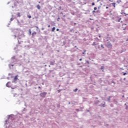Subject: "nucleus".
<instances>
[{"label": "nucleus", "mask_w": 128, "mask_h": 128, "mask_svg": "<svg viewBox=\"0 0 128 128\" xmlns=\"http://www.w3.org/2000/svg\"><path fill=\"white\" fill-rule=\"evenodd\" d=\"M126 42H128V38L126 40Z\"/></svg>", "instance_id": "a878e982"}, {"label": "nucleus", "mask_w": 128, "mask_h": 128, "mask_svg": "<svg viewBox=\"0 0 128 128\" xmlns=\"http://www.w3.org/2000/svg\"><path fill=\"white\" fill-rule=\"evenodd\" d=\"M17 16H18V18H20V13L18 12V13L17 14Z\"/></svg>", "instance_id": "1a4fd4ad"}, {"label": "nucleus", "mask_w": 128, "mask_h": 128, "mask_svg": "<svg viewBox=\"0 0 128 128\" xmlns=\"http://www.w3.org/2000/svg\"><path fill=\"white\" fill-rule=\"evenodd\" d=\"M112 5L113 6L114 8H116V3L114 2L112 3Z\"/></svg>", "instance_id": "6e6552de"}, {"label": "nucleus", "mask_w": 128, "mask_h": 128, "mask_svg": "<svg viewBox=\"0 0 128 128\" xmlns=\"http://www.w3.org/2000/svg\"><path fill=\"white\" fill-rule=\"evenodd\" d=\"M30 34H32V32L30 31Z\"/></svg>", "instance_id": "4be33fe9"}, {"label": "nucleus", "mask_w": 128, "mask_h": 128, "mask_svg": "<svg viewBox=\"0 0 128 128\" xmlns=\"http://www.w3.org/2000/svg\"><path fill=\"white\" fill-rule=\"evenodd\" d=\"M28 18H32V16L28 15Z\"/></svg>", "instance_id": "4468645a"}, {"label": "nucleus", "mask_w": 128, "mask_h": 128, "mask_svg": "<svg viewBox=\"0 0 128 128\" xmlns=\"http://www.w3.org/2000/svg\"><path fill=\"white\" fill-rule=\"evenodd\" d=\"M96 44H96V42H94L92 44V46H96Z\"/></svg>", "instance_id": "f8f14e48"}, {"label": "nucleus", "mask_w": 128, "mask_h": 128, "mask_svg": "<svg viewBox=\"0 0 128 128\" xmlns=\"http://www.w3.org/2000/svg\"><path fill=\"white\" fill-rule=\"evenodd\" d=\"M100 36H101L100 35V36H98L99 38H100Z\"/></svg>", "instance_id": "c85d7f7f"}, {"label": "nucleus", "mask_w": 128, "mask_h": 128, "mask_svg": "<svg viewBox=\"0 0 128 128\" xmlns=\"http://www.w3.org/2000/svg\"><path fill=\"white\" fill-rule=\"evenodd\" d=\"M120 20H122V18H120L118 20V22H122V21H120Z\"/></svg>", "instance_id": "9b49d317"}, {"label": "nucleus", "mask_w": 128, "mask_h": 128, "mask_svg": "<svg viewBox=\"0 0 128 128\" xmlns=\"http://www.w3.org/2000/svg\"><path fill=\"white\" fill-rule=\"evenodd\" d=\"M86 50H84V52H82V54H86Z\"/></svg>", "instance_id": "dca6fc26"}, {"label": "nucleus", "mask_w": 128, "mask_h": 128, "mask_svg": "<svg viewBox=\"0 0 128 128\" xmlns=\"http://www.w3.org/2000/svg\"><path fill=\"white\" fill-rule=\"evenodd\" d=\"M12 89L14 90V88H12Z\"/></svg>", "instance_id": "e433bc0d"}, {"label": "nucleus", "mask_w": 128, "mask_h": 128, "mask_svg": "<svg viewBox=\"0 0 128 128\" xmlns=\"http://www.w3.org/2000/svg\"><path fill=\"white\" fill-rule=\"evenodd\" d=\"M74 24H75V25L76 24V23H74Z\"/></svg>", "instance_id": "72a5a7b5"}, {"label": "nucleus", "mask_w": 128, "mask_h": 128, "mask_svg": "<svg viewBox=\"0 0 128 128\" xmlns=\"http://www.w3.org/2000/svg\"><path fill=\"white\" fill-rule=\"evenodd\" d=\"M58 20H60V18H58Z\"/></svg>", "instance_id": "c9c22d12"}, {"label": "nucleus", "mask_w": 128, "mask_h": 128, "mask_svg": "<svg viewBox=\"0 0 128 128\" xmlns=\"http://www.w3.org/2000/svg\"><path fill=\"white\" fill-rule=\"evenodd\" d=\"M112 84H115L114 82L112 81Z\"/></svg>", "instance_id": "b1692460"}, {"label": "nucleus", "mask_w": 128, "mask_h": 128, "mask_svg": "<svg viewBox=\"0 0 128 128\" xmlns=\"http://www.w3.org/2000/svg\"><path fill=\"white\" fill-rule=\"evenodd\" d=\"M46 92H44L40 94V96H42V98H46Z\"/></svg>", "instance_id": "f257e3e1"}, {"label": "nucleus", "mask_w": 128, "mask_h": 128, "mask_svg": "<svg viewBox=\"0 0 128 128\" xmlns=\"http://www.w3.org/2000/svg\"><path fill=\"white\" fill-rule=\"evenodd\" d=\"M35 28H37L36 30H38L39 32H40V28H38V27L36 26Z\"/></svg>", "instance_id": "0eeeda50"}, {"label": "nucleus", "mask_w": 128, "mask_h": 128, "mask_svg": "<svg viewBox=\"0 0 128 128\" xmlns=\"http://www.w3.org/2000/svg\"><path fill=\"white\" fill-rule=\"evenodd\" d=\"M101 48H104V45L101 44Z\"/></svg>", "instance_id": "6ab92c4d"}, {"label": "nucleus", "mask_w": 128, "mask_h": 128, "mask_svg": "<svg viewBox=\"0 0 128 128\" xmlns=\"http://www.w3.org/2000/svg\"><path fill=\"white\" fill-rule=\"evenodd\" d=\"M92 6H94V2L92 3Z\"/></svg>", "instance_id": "aec40b11"}, {"label": "nucleus", "mask_w": 128, "mask_h": 128, "mask_svg": "<svg viewBox=\"0 0 128 128\" xmlns=\"http://www.w3.org/2000/svg\"><path fill=\"white\" fill-rule=\"evenodd\" d=\"M11 20H12V19H11Z\"/></svg>", "instance_id": "58836bf2"}, {"label": "nucleus", "mask_w": 128, "mask_h": 128, "mask_svg": "<svg viewBox=\"0 0 128 128\" xmlns=\"http://www.w3.org/2000/svg\"><path fill=\"white\" fill-rule=\"evenodd\" d=\"M98 10V8L96 7L94 8V10Z\"/></svg>", "instance_id": "f3484780"}, {"label": "nucleus", "mask_w": 128, "mask_h": 128, "mask_svg": "<svg viewBox=\"0 0 128 128\" xmlns=\"http://www.w3.org/2000/svg\"><path fill=\"white\" fill-rule=\"evenodd\" d=\"M73 92H78V88H76V90H74Z\"/></svg>", "instance_id": "2eb2a0df"}, {"label": "nucleus", "mask_w": 128, "mask_h": 128, "mask_svg": "<svg viewBox=\"0 0 128 128\" xmlns=\"http://www.w3.org/2000/svg\"><path fill=\"white\" fill-rule=\"evenodd\" d=\"M36 32H34L32 33V36H36Z\"/></svg>", "instance_id": "39448f33"}, {"label": "nucleus", "mask_w": 128, "mask_h": 128, "mask_svg": "<svg viewBox=\"0 0 128 128\" xmlns=\"http://www.w3.org/2000/svg\"><path fill=\"white\" fill-rule=\"evenodd\" d=\"M126 74H128V73L124 72V74H123V76H126Z\"/></svg>", "instance_id": "a211bd4d"}, {"label": "nucleus", "mask_w": 128, "mask_h": 128, "mask_svg": "<svg viewBox=\"0 0 128 128\" xmlns=\"http://www.w3.org/2000/svg\"><path fill=\"white\" fill-rule=\"evenodd\" d=\"M104 66H102L100 68V70H104Z\"/></svg>", "instance_id": "ddd939ff"}, {"label": "nucleus", "mask_w": 128, "mask_h": 128, "mask_svg": "<svg viewBox=\"0 0 128 128\" xmlns=\"http://www.w3.org/2000/svg\"><path fill=\"white\" fill-rule=\"evenodd\" d=\"M124 80H126V78H124Z\"/></svg>", "instance_id": "c756f323"}, {"label": "nucleus", "mask_w": 128, "mask_h": 128, "mask_svg": "<svg viewBox=\"0 0 128 128\" xmlns=\"http://www.w3.org/2000/svg\"><path fill=\"white\" fill-rule=\"evenodd\" d=\"M35 28H37L36 30H38L39 32H40V28H38V27L36 26Z\"/></svg>", "instance_id": "423d86ee"}, {"label": "nucleus", "mask_w": 128, "mask_h": 128, "mask_svg": "<svg viewBox=\"0 0 128 128\" xmlns=\"http://www.w3.org/2000/svg\"><path fill=\"white\" fill-rule=\"evenodd\" d=\"M38 4H40V2H38Z\"/></svg>", "instance_id": "7c9ffc66"}, {"label": "nucleus", "mask_w": 128, "mask_h": 128, "mask_svg": "<svg viewBox=\"0 0 128 128\" xmlns=\"http://www.w3.org/2000/svg\"><path fill=\"white\" fill-rule=\"evenodd\" d=\"M18 80V75L16 76L14 78V80L16 82V80Z\"/></svg>", "instance_id": "7ed1b4c3"}, {"label": "nucleus", "mask_w": 128, "mask_h": 128, "mask_svg": "<svg viewBox=\"0 0 128 128\" xmlns=\"http://www.w3.org/2000/svg\"><path fill=\"white\" fill-rule=\"evenodd\" d=\"M38 88H40V86H39V87H38Z\"/></svg>", "instance_id": "473e14b6"}, {"label": "nucleus", "mask_w": 128, "mask_h": 128, "mask_svg": "<svg viewBox=\"0 0 128 128\" xmlns=\"http://www.w3.org/2000/svg\"><path fill=\"white\" fill-rule=\"evenodd\" d=\"M106 8H107V9L108 8V7L106 6Z\"/></svg>", "instance_id": "cd10ccee"}, {"label": "nucleus", "mask_w": 128, "mask_h": 128, "mask_svg": "<svg viewBox=\"0 0 128 128\" xmlns=\"http://www.w3.org/2000/svg\"><path fill=\"white\" fill-rule=\"evenodd\" d=\"M82 60V58H80V60Z\"/></svg>", "instance_id": "bb28decb"}, {"label": "nucleus", "mask_w": 128, "mask_h": 128, "mask_svg": "<svg viewBox=\"0 0 128 128\" xmlns=\"http://www.w3.org/2000/svg\"><path fill=\"white\" fill-rule=\"evenodd\" d=\"M6 86H8V88H10L11 86H12V83L10 82H8L6 84Z\"/></svg>", "instance_id": "f03ea898"}, {"label": "nucleus", "mask_w": 128, "mask_h": 128, "mask_svg": "<svg viewBox=\"0 0 128 128\" xmlns=\"http://www.w3.org/2000/svg\"><path fill=\"white\" fill-rule=\"evenodd\" d=\"M42 30H44V28H42Z\"/></svg>", "instance_id": "393cba45"}, {"label": "nucleus", "mask_w": 128, "mask_h": 128, "mask_svg": "<svg viewBox=\"0 0 128 128\" xmlns=\"http://www.w3.org/2000/svg\"><path fill=\"white\" fill-rule=\"evenodd\" d=\"M54 30H56V28L55 27H53L52 28V32H54Z\"/></svg>", "instance_id": "9d476101"}, {"label": "nucleus", "mask_w": 128, "mask_h": 128, "mask_svg": "<svg viewBox=\"0 0 128 128\" xmlns=\"http://www.w3.org/2000/svg\"><path fill=\"white\" fill-rule=\"evenodd\" d=\"M126 110H128V108H126Z\"/></svg>", "instance_id": "f704fd0d"}, {"label": "nucleus", "mask_w": 128, "mask_h": 128, "mask_svg": "<svg viewBox=\"0 0 128 128\" xmlns=\"http://www.w3.org/2000/svg\"><path fill=\"white\" fill-rule=\"evenodd\" d=\"M11 20H12V19H11Z\"/></svg>", "instance_id": "4c0bfd02"}, {"label": "nucleus", "mask_w": 128, "mask_h": 128, "mask_svg": "<svg viewBox=\"0 0 128 128\" xmlns=\"http://www.w3.org/2000/svg\"><path fill=\"white\" fill-rule=\"evenodd\" d=\"M122 70H124V68H122Z\"/></svg>", "instance_id": "ea45409f"}, {"label": "nucleus", "mask_w": 128, "mask_h": 128, "mask_svg": "<svg viewBox=\"0 0 128 128\" xmlns=\"http://www.w3.org/2000/svg\"><path fill=\"white\" fill-rule=\"evenodd\" d=\"M58 30H60V29L57 28V29H56V31H57V32H58Z\"/></svg>", "instance_id": "412c9836"}, {"label": "nucleus", "mask_w": 128, "mask_h": 128, "mask_svg": "<svg viewBox=\"0 0 128 128\" xmlns=\"http://www.w3.org/2000/svg\"><path fill=\"white\" fill-rule=\"evenodd\" d=\"M98 48H100V46H98Z\"/></svg>", "instance_id": "2f4dec72"}, {"label": "nucleus", "mask_w": 128, "mask_h": 128, "mask_svg": "<svg viewBox=\"0 0 128 128\" xmlns=\"http://www.w3.org/2000/svg\"><path fill=\"white\" fill-rule=\"evenodd\" d=\"M36 8H37L38 10H40V4H38L36 6Z\"/></svg>", "instance_id": "20e7f679"}, {"label": "nucleus", "mask_w": 128, "mask_h": 128, "mask_svg": "<svg viewBox=\"0 0 128 128\" xmlns=\"http://www.w3.org/2000/svg\"><path fill=\"white\" fill-rule=\"evenodd\" d=\"M48 28H50V25H48Z\"/></svg>", "instance_id": "5701e85b"}]
</instances>
